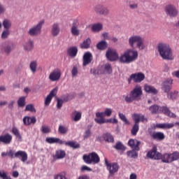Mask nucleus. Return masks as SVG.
Instances as JSON below:
<instances>
[{"label": "nucleus", "instance_id": "f257e3e1", "mask_svg": "<svg viewBox=\"0 0 179 179\" xmlns=\"http://www.w3.org/2000/svg\"><path fill=\"white\" fill-rule=\"evenodd\" d=\"M106 57L111 62L119 59L121 64H132V62H135L138 59L139 54L138 50L127 49L119 57L116 50L109 48L106 51Z\"/></svg>", "mask_w": 179, "mask_h": 179}, {"label": "nucleus", "instance_id": "f03ea898", "mask_svg": "<svg viewBox=\"0 0 179 179\" xmlns=\"http://www.w3.org/2000/svg\"><path fill=\"white\" fill-rule=\"evenodd\" d=\"M149 159H154L155 160H162V163H173L179 160V152L174 151L173 153H165L162 155L157 152V147L153 145L151 150L148 151L146 155Z\"/></svg>", "mask_w": 179, "mask_h": 179}, {"label": "nucleus", "instance_id": "7ed1b4c3", "mask_svg": "<svg viewBox=\"0 0 179 179\" xmlns=\"http://www.w3.org/2000/svg\"><path fill=\"white\" fill-rule=\"evenodd\" d=\"M157 50L162 59H166L168 61H173L174 59L173 50L169 44L159 43L157 45Z\"/></svg>", "mask_w": 179, "mask_h": 179}, {"label": "nucleus", "instance_id": "20e7f679", "mask_svg": "<svg viewBox=\"0 0 179 179\" xmlns=\"http://www.w3.org/2000/svg\"><path fill=\"white\" fill-rule=\"evenodd\" d=\"M142 94L143 92L142 91V87L136 85L129 94V96H126L124 97V101L126 103H132V101H139L142 99Z\"/></svg>", "mask_w": 179, "mask_h": 179}, {"label": "nucleus", "instance_id": "39448f33", "mask_svg": "<svg viewBox=\"0 0 179 179\" xmlns=\"http://www.w3.org/2000/svg\"><path fill=\"white\" fill-rule=\"evenodd\" d=\"M133 118L134 120V124L131 128V134L133 136H136L139 131V122H148V118L145 117L144 115L138 113H134Z\"/></svg>", "mask_w": 179, "mask_h": 179}, {"label": "nucleus", "instance_id": "423d86ee", "mask_svg": "<svg viewBox=\"0 0 179 179\" xmlns=\"http://www.w3.org/2000/svg\"><path fill=\"white\" fill-rule=\"evenodd\" d=\"M135 44L136 47L141 51H142V50H145V39L142 38V36L139 35H134L131 36L129 38V45L130 47L134 48Z\"/></svg>", "mask_w": 179, "mask_h": 179}, {"label": "nucleus", "instance_id": "0eeeda50", "mask_svg": "<svg viewBox=\"0 0 179 179\" xmlns=\"http://www.w3.org/2000/svg\"><path fill=\"white\" fill-rule=\"evenodd\" d=\"M83 160L86 164H98L100 163V157L97 153L92 152L89 155H84Z\"/></svg>", "mask_w": 179, "mask_h": 179}, {"label": "nucleus", "instance_id": "6e6552de", "mask_svg": "<svg viewBox=\"0 0 179 179\" xmlns=\"http://www.w3.org/2000/svg\"><path fill=\"white\" fill-rule=\"evenodd\" d=\"M105 165L106 166V169L108 171H109L110 176H114L115 173L118 172L120 170V165L117 162L110 163L108 162L107 158H105Z\"/></svg>", "mask_w": 179, "mask_h": 179}, {"label": "nucleus", "instance_id": "1a4fd4ad", "mask_svg": "<svg viewBox=\"0 0 179 179\" xmlns=\"http://www.w3.org/2000/svg\"><path fill=\"white\" fill-rule=\"evenodd\" d=\"M44 24V21H40L36 26L31 27L28 31V34L31 37H36L41 34V29H43V25Z\"/></svg>", "mask_w": 179, "mask_h": 179}, {"label": "nucleus", "instance_id": "9d476101", "mask_svg": "<svg viewBox=\"0 0 179 179\" xmlns=\"http://www.w3.org/2000/svg\"><path fill=\"white\" fill-rule=\"evenodd\" d=\"M94 10L96 15L100 16H108L110 15V9L104 5H97L94 7Z\"/></svg>", "mask_w": 179, "mask_h": 179}, {"label": "nucleus", "instance_id": "9b49d317", "mask_svg": "<svg viewBox=\"0 0 179 179\" xmlns=\"http://www.w3.org/2000/svg\"><path fill=\"white\" fill-rule=\"evenodd\" d=\"M165 13L171 17H177L178 16V10L173 4H168L165 6Z\"/></svg>", "mask_w": 179, "mask_h": 179}, {"label": "nucleus", "instance_id": "f8f14e48", "mask_svg": "<svg viewBox=\"0 0 179 179\" xmlns=\"http://www.w3.org/2000/svg\"><path fill=\"white\" fill-rule=\"evenodd\" d=\"M62 73L61 72V69L57 68L55 69L49 75V79L51 82H57L61 79V76Z\"/></svg>", "mask_w": 179, "mask_h": 179}, {"label": "nucleus", "instance_id": "ddd939ff", "mask_svg": "<svg viewBox=\"0 0 179 179\" xmlns=\"http://www.w3.org/2000/svg\"><path fill=\"white\" fill-rule=\"evenodd\" d=\"M173 88V80L168 79L163 82L162 90L164 93L168 94V97H170V90Z\"/></svg>", "mask_w": 179, "mask_h": 179}, {"label": "nucleus", "instance_id": "4468645a", "mask_svg": "<svg viewBox=\"0 0 179 179\" xmlns=\"http://www.w3.org/2000/svg\"><path fill=\"white\" fill-rule=\"evenodd\" d=\"M164 114V115H166L167 117H169L170 118H177V115L176 113L170 111V108H169L167 106H161L159 108V114Z\"/></svg>", "mask_w": 179, "mask_h": 179}, {"label": "nucleus", "instance_id": "2eb2a0df", "mask_svg": "<svg viewBox=\"0 0 179 179\" xmlns=\"http://www.w3.org/2000/svg\"><path fill=\"white\" fill-rule=\"evenodd\" d=\"M12 139H13L12 134L8 133L2 134L0 136V143H3V145H10Z\"/></svg>", "mask_w": 179, "mask_h": 179}, {"label": "nucleus", "instance_id": "dca6fc26", "mask_svg": "<svg viewBox=\"0 0 179 179\" xmlns=\"http://www.w3.org/2000/svg\"><path fill=\"white\" fill-rule=\"evenodd\" d=\"M93 61V55L90 52H86L83 57V66H87Z\"/></svg>", "mask_w": 179, "mask_h": 179}, {"label": "nucleus", "instance_id": "f3484780", "mask_svg": "<svg viewBox=\"0 0 179 179\" xmlns=\"http://www.w3.org/2000/svg\"><path fill=\"white\" fill-rule=\"evenodd\" d=\"M131 79H133L134 83H141L145 80V74L141 72L133 73L131 75Z\"/></svg>", "mask_w": 179, "mask_h": 179}, {"label": "nucleus", "instance_id": "a211bd4d", "mask_svg": "<svg viewBox=\"0 0 179 179\" xmlns=\"http://www.w3.org/2000/svg\"><path fill=\"white\" fill-rule=\"evenodd\" d=\"M174 125V123H158L154 125V129H171Z\"/></svg>", "mask_w": 179, "mask_h": 179}, {"label": "nucleus", "instance_id": "6ab92c4d", "mask_svg": "<svg viewBox=\"0 0 179 179\" xmlns=\"http://www.w3.org/2000/svg\"><path fill=\"white\" fill-rule=\"evenodd\" d=\"M113 73V67H111V64L107 63L104 65L103 68L101 67V69L98 70V73H100L101 75H104V73H108V75H110V73Z\"/></svg>", "mask_w": 179, "mask_h": 179}, {"label": "nucleus", "instance_id": "aec40b11", "mask_svg": "<svg viewBox=\"0 0 179 179\" xmlns=\"http://www.w3.org/2000/svg\"><path fill=\"white\" fill-rule=\"evenodd\" d=\"M58 92V88L55 87L53 89L50 94L47 96L45 99V106H50L51 101L52 100V97L57 96V93Z\"/></svg>", "mask_w": 179, "mask_h": 179}, {"label": "nucleus", "instance_id": "412c9836", "mask_svg": "<svg viewBox=\"0 0 179 179\" xmlns=\"http://www.w3.org/2000/svg\"><path fill=\"white\" fill-rule=\"evenodd\" d=\"M111 114H113V109L107 108L104 112H97L96 113V118H104L106 117H111Z\"/></svg>", "mask_w": 179, "mask_h": 179}, {"label": "nucleus", "instance_id": "4be33fe9", "mask_svg": "<svg viewBox=\"0 0 179 179\" xmlns=\"http://www.w3.org/2000/svg\"><path fill=\"white\" fill-rule=\"evenodd\" d=\"M15 157L17 159H20L21 157V162H23V163L27 162V153L26 152V151L18 150L17 152L15 153Z\"/></svg>", "mask_w": 179, "mask_h": 179}, {"label": "nucleus", "instance_id": "5701e85b", "mask_svg": "<svg viewBox=\"0 0 179 179\" xmlns=\"http://www.w3.org/2000/svg\"><path fill=\"white\" fill-rule=\"evenodd\" d=\"M79 26V22L78 20H74L73 22L71 29V32L73 36H79L80 34V31L78 29V27Z\"/></svg>", "mask_w": 179, "mask_h": 179}, {"label": "nucleus", "instance_id": "b1692460", "mask_svg": "<svg viewBox=\"0 0 179 179\" xmlns=\"http://www.w3.org/2000/svg\"><path fill=\"white\" fill-rule=\"evenodd\" d=\"M23 122L24 125H34L36 122H37V119L36 118L35 116L33 117H29V116H25L23 118Z\"/></svg>", "mask_w": 179, "mask_h": 179}, {"label": "nucleus", "instance_id": "393cba45", "mask_svg": "<svg viewBox=\"0 0 179 179\" xmlns=\"http://www.w3.org/2000/svg\"><path fill=\"white\" fill-rule=\"evenodd\" d=\"M150 136L155 141H164V139H165V138H166V136H164V133H163L162 131L153 132L150 135Z\"/></svg>", "mask_w": 179, "mask_h": 179}, {"label": "nucleus", "instance_id": "a878e982", "mask_svg": "<svg viewBox=\"0 0 179 179\" xmlns=\"http://www.w3.org/2000/svg\"><path fill=\"white\" fill-rule=\"evenodd\" d=\"M78 47L71 46L67 50V55H69V57H71V58H75V57L78 55Z\"/></svg>", "mask_w": 179, "mask_h": 179}, {"label": "nucleus", "instance_id": "bb28decb", "mask_svg": "<svg viewBox=\"0 0 179 179\" xmlns=\"http://www.w3.org/2000/svg\"><path fill=\"white\" fill-rule=\"evenodd\" d=\"M128 145L131 147V149L139 150V145H141V142L137 140L130 139L128 141Z\"/></svg>", "mask_w": 179, "mask_h": 179}, {"label": "nucleus", "instance_id": "cd10ccee", "mask_svg": "<svg viewBox=\"0 0 179 179\" xmlns=\"http://www.w3.org/2000/svg\"><path fill=\"white\" fill-rule=\"evenodd\" d=\"M59 31H61V29L59 28V24L54 23L52 25V29H51L52 36H53V37H57V36L59 34Z\"/></svg>", "mask_w": 179, "mask_h": 179}, {"label": "nucleus", "instance_id": "c85d7f7f", "mask_svg": "<svg viewBox=\"0 0 179 179\" xmlns=\"http://www.w3.org/2000/svg\"><path fill=\"white\" fill-rule=\"evenodd\" d=\"M71 118L75 122H78V121H80V119L82 118V113L74 110L71 114Z\"/></svg>", "mask_w": 179, "mask_h": 179}, {"label": "nucleus", "instance_id": "c756f323", "mask_svg": "<svg viewBox=\"0 0 179 179\" xmlns=\"http://www.w3.org/2000/svg\"><path fill=\"white\" fill-rule=\"evenodd\" d=\"M46 142L48 143H59V145H63V143H65V141H63L62 140L58 138H54V137H48L46 138Z\"/></svg>", "mask_w": 179, "mask_h": 179}, {"label": "nucleus", "instance_id": "7c9ffc66", "mask_svg": "<svg viewBox=\"0 0 179 179\" xmlns=\"http://www.w3.org/2000/svg\"><path fill=\"white\" fill-rule=\"evenodd\" d=\"M107 47H108V45L106 41H101L96 44V48L99 50V51H104V50H106Z\"/></svg>", "mask_w": 179, "mask_h": 179}, {"label": "nucleus", "instance_id": "2f4dec72", "mask_svg": "<svg viewBox=\"0 0 179 179\" xmlns=\"http://www.w3.org/2000/svg\"><path fill=\"white\" fill-rule=\"evenodd\" d=\"M37 66H38V63L37 60H33L29 64V69L32 73H35L37 72Z\"/></svg>", "mask_w": 179, "mask_h": 179}, {"label": "nucleus", "instance_id": "473e14b6", "mask_svg": "<svg viewBox=\"0 0 179 179\" xmlns=\"http://www.w3.org/2000/svg\"><path fill=\"white\" fill-rule=\"evenodd\" d=\"M102 138L105 142H108V143H113L114 142V137L109 133L103 134Z\"/></svg>", "mask_w": 179, "mask_h": 179}, {"label": "nucleus", "instance_id": "72a5a7b5", "mask_svg": "<svg viewBox=\"0 0 179 179\" xmlns=\"http://www.w3.org/2000/svg\"><path fill=\"white\" fill-rule=\"evenodd\" d=\"M90 44H92V40L90 38H87L80 44V48L87 50V48H90Z\"/></svg>", "mask_w": 179, "mask_h": 179}, {"label": "nucleus", "instance_id": "f704fd0d", "mask_svg": "<svg viewBox=\"0 0 179 179\" xmlns=\"http://www.w3.org/2000/svg\"><path fill=\"white\" fill-rule=\"evenodd\" d=\"M64 145H66V146H69L73 149H79V148H80V144L75 141H66L64 142Z\"/></svg>", "mask_w": 179, "mask_h": 179}, {"label": "nucleus", "instance_id": "c9c22d12", "mask_svg": "<svg viewBox=\"0 0 179 179\" xmlns=\"http://www.w3.org/2000/svg\"><path fill=\"white\" fill-rule=\"evenodd\" d=\"M144 89L147 93H152V94H157L158 93L157 90L152 85H145Z\"/></svg>", "mask_w": 179, "mask_h": 179}, {"label": "nucleus", "instance_id": "e433bc0d", "mask_svg": "<svg viewBox=\"0 0 179 179\" xmlns=\"http://www.w3.org/2000/svg\"><path fill=\"white\" fill-rule=\"evenodd\" d=\"M95 122L96 124H99V125H101L103 124H107L108 122H113V120L111 119H106V118H95L94 119Z\"/></svg>", "mask_w": 179, "mask_h": 179}, {"label": "nucleus", "instance_id": "4c0bfd02", "mask_svg": "<svg viewBox=\"0 0 179 179\" xmlns=\"http://www.w3.org/2000/svg\"><path fill=\"white\" fill-rule=\"evenodd\" d=\"M55 157L58 159H64L66 156V153L64 150H58L55 152Z\"/></svg>", "mask_w": 179, "mask_h": 179}, {"label": "nucleus", "instance_id": "58836bf2", "mask_svg": "<svg viewBox=\"0 0 179 179\" xmlns=\"http://www.w3.org/2000/svg\"><path fill=\"white\" fill-rule=\"evenodd\" d=\"M1 51L5 52V54H10L12 51V47L8 44H3L1 47Z\"/></svg>", "mask_w": 179, "mask_h": 179}, {"label": "nucleus", "instance_id": "ea45409f", "mask_svg": "<svg viewBox=\"0 0 179 179\" xmlns=\"http://www.w3.org/2000/svg\"><path fill=\"white\" fill-rule=\"evenodd\" d=\"M151 114H160V106L152 105L149 108Z\"/></svg>", "mask_w": 179, "mask_h": 179}, {"label": "nucleus", "instance_id": "a19ab883", "mask_svg": "<svg viewBox=\"0 0 179 179\" xmlns=\"http://www.w3.org/2000/svg\"><path fill=\"white\" fill-rule=\"evenodd\" d=\"M68 131H69V129H68L66 126L62 124L59 125V134H61L62 135H66V134H68Z\"/></svg>", "mask_w": 179, "mask_h": 179}, {"label": "nucleus", "instance_id": "79ce46f5", "mask_svg": "<svg viewBox=\"0 0 179 179\" xmlns=\"http://www.w3.org/2000/svg\"><path fill=\"white\" fill-rule=\"evenodd\" d=\"M116 150H122V152L125 151L127 149L126 147L124 146V144L121 143L120 141L116 143L115 145L113 147Z\"/></svg>", "mask_w": 179, "mask_h": 179}, {"label": "nucleus", "instance_id": "37998d69", "mask_svg": "<svg viewBox=\"0 0 179 179\" xmlns=\"http://www.w3.org/2000/svg\"><path fill=\"white\" fill-rule=\"evenodd\" d=\"M24 48L26 51H31L34 48L33 41H29L27 43L24 45Z\"/></svg>", "mask_w": 179, "mask_h": 179}, {"label": "nucleus", "instance_id": "c03bdc74", "mask_svg": "<svg viewBox=\"0 0 179 179\" xmlns=\"http://www.w3.org/2000/svg\"><path fill=\"white\" fill-rule=\"evenodd\" d=\"M127 155L128 157H131V159H138V152L135 150L127 151Z\"/></svg>", "mask_w": 179, "mask_h": 179}, {"label": "nucleus", "instance_id": "a18cd8bd", "mask_svg": "<svg viewBox=\"0 0 179 179\" xmlns=\"http://www.w3.org/2000/svg\"><path fill=\"white\" fill-rule=\"evenodd\" d=\"M18 107H24L26 106V97L22 96L17 101Z\"/></svg>", "mask_w": 179, "mask_h": 179}, {"label": "nucleus", "instance_id": "49530a36", "mask_svg": "<svg viewBox=\"0 0 179 179\" xmlns=\"http://www.w3.org/2000/svg\"><path fill=\"white\" fill-rule=\"evenodd\" d=\"M12 133L17 139H22V135H20V132L19 131V129L16 127H13L12 129Z\"/></svg>", "mask_w": 179, "mask_h": 179}, {"label": "nucleus", "instance_id": "de8ad7c7", "mask_svg": "<svg viewBox=\"0 0 179 179\" xmlns=\"http://www.w3.org/2000/svg\"><path fill=\"white\" fill-rule=\"evenodd\" d=\"M12 133L17 139H22V135H20V132L19 131V129L16 127H13L12 129Z\"/></svg>", "mask_w": 179, "mask_h": 179}, {"label": "nucleus", "instance_id": "09e8293b", "mask_svg": "<svg viewBox=\"0 0 179 179\" xmlns=\"http://www.w3.org/2000/svg\"><path fill=\"white\" fill-rule=\"evenodd\" d=\"M103 29V25L101 24H94L92 27V31H100Z\"/></svg>", "mask_w": 179, "mask_h": 179}, {"label": "nucleus", "instance_id": "8fccbe9b", "mask_svg": "<svg viewBox=\"0 0 179 179\" xmlns=\"http://www.w3.org/2000/svg\"><path fill=\"white\" fill-rule=\"evenodd\" d=\"M119 117L126 125H129V121H128V119H127V116H125V115L119 113Z\"/></svg>", "mask_w": 179, "mask_h": 179}, {"label": "nucleus", "instance_id": "3c124183", "mask_svg": "<svg viewBox=\"0 0 179 179\" xmlns=\"http://www.w3.org/2000/svg\"><path fill=\"white\" fill-rule=\"evenodd\" d=\"M25 111H30V113H36V108H34V105L28 104L25 107Z\"/></svg>", "mask_w": 179, "mask_h": 179}, {"label": "nucleus", "instance_id": "603ef678", "mask_svg": "<svg viewBox=\"0 0 179 179\" xmlns=\"http://www.w3.org/2000/svg\"><path fill=\"white\" fill-rule=\"evenodd\" d=\"M3 26L6 30H8V29H10V27L12 26V24L10 23V21L8 20H4L3 22Z\"/></svg>", "mask_w": 179, "mask_h": 179}, {"label": "nucleus", "instance_id": "864d4df0", "mask_svg": "<svg viewBox=\"0 0 179 179\" xmlns=\"http://www.w3.org/2000/svg\"><path fill=\"white\" fill-rule=\"evenodd\" d=\"M0 178L3 179H12L10 176H8V173L5 171H0Z\"/></svg>", "mask_w": 179, "mask_h": 179}, {"label": "nucleus", "instance_id": "5fc2aeb1", "mask_svg": "<svg viewBox=\"0 0 179 179\" xmlns=\"http://www.w3.org/2000/svg\"><path fill=\"white\" fill-rule=\"evenodd\" d=\"M129 8L130 9H138V3L135 1H129Z\"/></svg>", "mask_w": 179, "mask_h": 179}, {"label": "nucleus", "instance_id": "6e6d98bb", "mask_svg": "<svg viewBox=\"0 0 179 179\" xmlns=\"http://www.w3.org/2000/svg\"><path fill=\"white\" fill-rule=\"evenodd\" d=\"M41 131L43 134H50V132H51V129H49L48 126H42Z\"/></svg>", "mask_w": 179, "mask_h": 179}, {"label": "nucleus", "instance_id": "4d7b16f0", "mask_svg": "<svg viewBox=\"0 0 179 179\" xmlns=\"http://www.w3.org/2000/svg\"><path fill=\"white\" fill-rule=\"evenodd\" d=\"M8 36H9V29H6L1 34V38H8Z\"/></svg>", "mask_w": 179, "mask_h": 179}, {"label": "nucleus", "instance_id": "13d9d810", "mask_svg": "<svg viewBox=\"0 0 179 179\" xmlns=\"http://www.w3.org/2000/svg\"><path fill=\"white\" fill-rule=\"evenodd\" d=\"M78 67L73 66L71 70V75L73 78H75L78 75Z\"/></svg>", "mask_w": 179, "mask_h": 179}, {"label": "nucleus", "instance_id": "bf43d9fd", "mask_svg": "<svg viewBox=\"0 0 179 179\" xmlns=\"http://www.w3.org/2000/svg\"><path fill=\"white\" fill-rule=\"evenodd\" d=\"M177 94H178V91H174L173 92H171L170 94L171 100H174L177 97Z\"/></svg>", "mask_w": 179, "mask_h": 179}, {"label": "nucleus", "instance_id": "052dcab7", "mask_svg": "<svg viewBox=\"0 0 179 179\" xmlns=\"http://www.w3.org/2000/svg\"><path fill=\"white\" fill-rule=\"evenodd\" d=\"M63 104H64V101H62V99H57V108L59 110L62 108Z\"/></svg>", "mask_w": 179, "mask_h": 179}, {"label": "nucleus", "instance_id": "680f3d73", "mask_svg": "<svg viewBox=\"0 0 179 179\" xmlns=\"http://www.w3.org/2000/svg\"><path fill=\"white\" fill-rule=\"evenodd\" d=\"M8 157H10V159H13L15 157V152H13V150H10L8 152Z\"/></svg>", "mask_w": 179, "mask_h": 179}, {"label": "nucleus", "instance_id": "e2e57ef3", "mask_svg": "<svg viewBox=\"0 0 179 179\" xmlns=\"http://www.w3.org/2000/svg\"><path fill=\"white\" fill-rule=\"evenodd\" d=\"M81 171H92V169L89 168L87 166H83L81 167Z\"/></svg>", "mask_w": 179, "mask_h": 179}, {"label": "nucleus", "instance_id": "0e129e2a", "mask_svg": "<svg viewBox=\"0 0 179 179\" xmlns=\"http://www.w3.org/2000/svg\"><path fill=\"white\" fill-rule=\"evenodd\" d=\"M13 106H15V101H11L9 103H8V108L10 110H13Z\"/></svg>", "mask_w": 179, "mask_h": 179}, {"label": "nucleus", "instance_id": "69168bd1", "mask_svg": "<svg viewBox=\"0 0 179 179\" xmlns=\"http://www.w3.org/2000/svg\"><path fill=\"white\" fill-rule=\"evenodd\" d=\"M78 179H90L87 175H80Z\"/></svg>", "mask_w": 179, "mask_h": 179}, {"label": "nucleus", "instance_id": "338daca9", "mask_svg": "<svg viewBox=\"0 0 179 179\" xmlns=\"http://www.w3.org/2000/svg\"><path fill=\"white\" fill-rule=\"evenodd\" d=\"M90 136V129H87L84 134V138H89Z\"/></svg>", "mask_w": 179, "mask_h": 179}, {"label": "nucleus", "instance_id": "774afa93", "mask_svg": "<svg viewBox=\"0 0 179 179\" xmlns=\"http://www.w3.org/2000/svg\"><path fill=\"white\" fill-rule=\"evenodd\" d=\"M130 179H136L138 178V176H136V173H131L129 176Z\"/></svg>", "mask_w": 179, "mask_h": 179}]
</instances>
